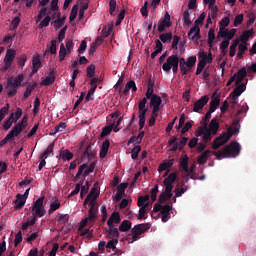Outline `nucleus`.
<instances>
[{
  "instance_id": "nucleus-1",
  "label": "nucleus",
  "mask_w": 256,
  "mask_h": 256,
  "mask_svg": "<svg viewBox=\"0 0 256 256\" xmlns=\"http://www.w3.org/2000/svg\"><path fill=\"white\" fill-rule=\"evenodd\" d=\"M239 127H241V124H239V120H236L232 123V127L228 128L227 132L222 133L220 136H218L216 139L212 142V149L214 151H217L219 147H222V145H225L233 135H237L239 132Z\"/></svg>"
},
{
  "instance_id": "nucleus-2",
  "label": "nucleus",
  "mask_w": 256,
  "mask_h": 256,
  "mask_svg": "<svg viewBox=\"0 0 256 256\" xmlns=\"http://www.w3.org/2000/svg\"><path fill=\"white\" fill-rule=\"evenodd\" d=\"M98 197L99 193H97V188L93 187L84 200V205H87V203L90 205L88 215L91 223H95L97 219V207L95 206V201H97Z\"/></svg>"
},
{
  "instance_id": "nucleus-3",
  "label": "nucleus",
  "mask_w": 256,
  "mask_h": 256,
  "mask_svg": "<svg viewBox=\"0 0 256 256\" xmlns=\"http://www.w3.org/2000/svg\"><path fill=\"white\" fill-rule=\"evenodd\" d=\"M23 81H25V76L23 74H19L16 77H9L5 87L7 89V96L15 97L19 87H23Z\"/></svg>"
},
{
  "instance_id": "nucleus-4",
  "label": "nucleus",
  "mask_w": 256,
  "mask_h": 256,
  "mask_svg": "<svg viewBox=\"0 0 256 256\" xmlns=\"http://www.w3.org/2000/svg\"><path fill=\"white\" fill-rule=\"evenodd\" d=\"M96 165H97V162L93 161L89 165L84 163L81 166H79L78 172L75 175L74 181H79L81 175L83 177H88L89 174L95 171Z\"/></svg>"
},
{
  "instance_id": "nucleus-5",
  "label": "nucleus",
  "mask_w": 256,
  "mask_h": 256,
  "mask_svg": "<svg viewBox=\"0 0 256 256\" xmlns=\"http://www.w3.org/2000/svg\"><path fill=\"white\" fill-rule=\"evenodd\" d=\"M177 181V173L172 172L164 179L165 193H168L169 197H173V187Z\"/></svg>"
},
{
  "instance_id": "nucleus-6",
  "label": "nucleus",
  "mask_w": 256,
  "mask_h": 256,
  "mask_svg": "<svg viewBox=\"0 0 256 256\" xmlns=\"http://www.w3.org/2000/svg\"><path fill=\"white\" fill-rule=\"evenodd\" d=\"M225 157H237L241 153V144L237 141H232L224 148Z\"/></svg>"
},
{
  "instance_id": "nucleus-7",
  "label": "nucleus",
  "mask_w": 256,
  "mask_h": 256,
  "mask_svg": "<svg viewBox=\"0 0 256 256\" xmlns=\"http://www.w3.org/2000/svg\"><path fill=\"white\" fill-rule=\"evenodd\" d=\"M43 201H45V196H41L34 202L32 211H34L33 215L36 217H45V215H47V210H45V207L43 206Z\"/></svg>"
},
{
  "instance_id": "nucleus-8",
  "label": "nucleus",
  "mask_w": 256,
  "mask_h": 256,
  "mask_svg": "<svg viewBox=\"0 0 256 256\" xmlns=\"http://www.w3.org/2000/svg\"><path fill=\"white\" fill-rule=\"evenodd\" d=\"M176 65H179V56L173 54L167 58L166 62L162 65V69L165 73H169L172 67H175Z\"/></svg>"
},
{
  "instance_id": "nucleus-9",
  "label": "nucleus",
  "mask_w": 256,
  "mask_h": 256,
  "mask_svg": "<svg viewBox=\"0 0 256 256\" xmlns=\"http://www.w3.org/2000/svg\"><path fill=\"white\" fill-rule=\"evenodd\" d=\"M171 15H169V12H166L164 14V17L162 20H160L158 25V33H164L165 29L171 27Z\"/></svg>"
},
{
  "instance_id": "nucleus-10",
  "label": "nucleus",
  "mask_w": 256,
  "mask_h": 256,
  "mask_svg": "<svg viewBox=\"0 0 256 256\" xmlns=\"http://www.w3.org/2000/svg\"><path fill=\"white\" fill-rule=\"evenodd\" d=\"M209 103V96L204 95L199 100L194 102L193 112L194 113H201L203 111V107Z\"/></svg>"
},
{
  "instance_id": "nucleus-11",
  "label": "nucleus",
  "mask_w": 256,
  "mask_h": 256,
  "mask_svg": "<svg viewBox=\"0 0 256 256\" xmlns=\"http://www.w3.org/2000/svg\"><path fill=\"white\" fill-rule=\"evenodd\" d=\"M237 34V29L232 28L230 31L228 29L219 28L218 37L225 39V41H230Z\"/></svg>"
},
{
  "instance_id": "nucleus-12",
  "label": "nucleus",
  "mask_w": 256,
  "mask_h": 256,
  "mask_svg": "<svg viewBox=\"0 0 256 256\" xmlns=\"http://www.w3.org/2000/svg\"><path fill=\"white\" fill-rule=\"evenodd\" d=\"M151 229V224L150 223H142L135 225L132 231L138 235H143L145 231H149Z\"/></svg>"
},
{
  "instance_id": "nucleus-13",
  "label": "nucleus",
  "mask_w": 256,
  "mask_h": 256,
  "mask_svg": "<svg viewBox=\"0 0 256 256\" xmlns=\"http://www.w3.org/2000/svg\"><path fill=\"white\" fill-rule=\"evenodd\" d=\"M234 77L236 79L235 85H241L247 77V69L246 68H241L237 71V73L234 74Z\"/></svg>"
},
{
  "instance_id": "nucleus-14",
  "label": "nucleus",
  "mask_w": 256,
  "mask_h": 256,
  "mask_svg": "<svg viewBox=\"0 0 256 256\" xmlns=\"http://www.w3.org/2000/svg\"><path fill=\"white\" fill-rule=\"evenodd\" d=\"M188 37L190 41H195V39H201V28L199 26H193L189 32Z\"/></svg>"
},
{
  "instance_id": "nucleus-15",
  "label": "nucleus",
  "mask_w": 256,
  "mask_h": 256,
  "mask_svg": "<svg viewBox=\"0 0 256 256\" xmlns=\"http://www.w3.org/2000/svg\"><path fill=\"white\" fill-rule=\"evenodd\" d=\"M55 70H51L49 72V75L41 81L40 85L44 87H49V85H53L55 83Z\"/></svg>"
},
{
  "instance_id": "nucleus-16",
  "label": "nucleus",
  "mask_w": 256,
  "mask_h": 256,
  "mask_svg": "<svg viewBox=\"0 0 256 256\" xmlns=\"http://www.w3.org/2000/svg\"><path fill=\"white\" fill-rule=\"evenodd\" d=\"M109 147H111V141L109 139H106L102 145H101V150H100V159H105L107 157V153L109 152Z\"/></svg>"
},
{
  "instance_id": "nucleus-17",
  "label": "nucleus",
  "mask_w": 256,
  "mask_h": 256,
  "mask_svg": "<svg viewBox=\"0 0 256 256\" xmlns=\"http://www.w3.org/2000/svg\"><path fill=\"white\" fill-rule=\"evenodd\" d=\"M175 163V159L170 160H164L158 167V172L163 173V171H167L168 169H171L173 167V164Z\"/></svg>"
},
{
  "instance_id": "nucleus-18",
  "label": "nucleus",
  "mask_w": 256,
  "mask_h": 256,
  "mask_svg": "<svg viewBox=\"0 0 256 256\" xmlns=\"http://www.w3.org/2000/svg\"><path fill=\"white\" fill-rule=\"evenodd\" d=\"M247 89V86L242 83L238 84L237 87L230 93V97H241V94Z\"/></svg>"
},
{
  "instance_id": "nucleus-19",
  "label": "nucleus",
  "mask_w": 256,
  "mask_h": 256,
  "mask_svg": "<svg viewBox=\"0 0 256 256\" xmlns=\"http://www.w3.org/2000/svg\"><path fill=\"white\" fill-rule=\"evenodd\" d=\"M253 33H255V31H253V29L245 30L240 36L241 43L244 45H247V42L249 41V39H251V37H253Z\"/></svg>"
},
{
  "instance_id": "nucleus-20",
  "label": "nucleus",
  "mask_w": 256,
  "mask_h": 256,
  "mask_svg": "<svg viewBox=\"0 0 256 256\" xmlns=\"http://www.w3.org/2000/svg\"><path fill=\"white\" fill-rule=\"evenodd\" d=\"M113 223L119 224L121 223V215L119 212H113L110 216V218L107 221L108 227H111Z\"/></svg>"
},
{
  "instance_id": "nucleus-21",
  "label": "nucleus",
  "mask_w": 256,
  "mask_h": 256,
  "mask_svg": "<svg viewBox=\"0 0 256 256\" xmlns=\"http://www.w3.org/2000/svg\"><path fill=\"white\" fill-rule=\"evenodd\" d=\"M109 229L107 231L108 233V239H114L116 241H119V229L112 226H108Z\"/></svg>"
},
{
  "instance_id": "nucleus-22",
  "label": "nucleus",
  "mask_w": 256,
  "mask_h": 256,
  "mask_svg": "<svg viewBox=\"0 0 256 256\" xmlns=\"http://www.w3.org/2000/svg\"><path fill=\"white\" fill-rule=\"evenodd\" d=\"M27 200H24L23 195L17 194L16 195V200L14 201L15 209H23L25 207V203Z\"/></svg>"
},
{
  "instance_id": "nucleus-23",
  "label": "nucleus",
  "mask_w": 256,
  "mask_h": 256,
  "mask_svg": "<svg viewBox=\"0 0 256 256\" xmlns=\"http://www.w3.org/2000/svg\"><path fill=\"white\" fill-rule=\"evenodd\" d=\"M23 127H21L20 125L16 124L12 130L8 133V135L10 136V138L14 139V137H19V135H21V133L23 132Z\"/></svg>"
},
{
  "instance_id": "nucleus-24",
  "label": "nucleus",
  "mask_w": 256,
  "mask_h": 256,
  "mask_svg": "<svg viewBox=\"0 0 256 256\" xmlns=\"http://www.w3.org/2000/svg\"><path fill=\"white\" fill-rule=\"evenodd\" d=\"M13 123H15V113L10 114V116L8 117V119H6L2 127L5 131H9V129H11V127L13 126Z\"/></svg>"
},
{
  "instance_id": "nucleus-25",
  "label": "nucleus",
  "mask_w": 256,
  "mask_h": 256,
  "mask_svg": "<svg viewBox=\"0 0 256 256\" xmlns=\"http://www.w3.org/2000/svg\"><path fill=\"white\" fill-rule=\"evenodd\" d=\"M66 16L61 18V12H57V19L53 22L55 29H61L63 25H65Z\"/></svg>"
},
{
  "instance_id": "nucleus-26",
  "label": "nucleus",
  "mask_w": 256,
  "mask_h": 256,
  "mask_svg": "<svg viewBox=\"0 0 256 256\" xmlns=\"http://www.w3.org/2000/svg\"><path fill=\"white\" fill-rule=\"evenodd\" d=\"M55 147V142H52L46 150L41 154L40 159H47L48 157H53V148Z\"/></svg>"
},
{
  "instance_id": "nucleus-27",
  "label": "nucleus",
  "mask_w": 256,
  "mask_h": 256,
  "mask_svg": "<svg viewBox=\"0 0 256 256\" xmlns=\"http://www.w3.org/2000/svg\"><path fill=\"white\" fill-rule=\"evenodd\" d=\"M115 122L110 124L109 126H105L102 128V132L100 134L101 139H105L107 135H111V132L114 131Z\"/></svg>"
},
{
  "instance_id": "nucleus-28",
  "label": "nucleus",
  "mask_w": 256,
  "mask_h": 256,
  "mask_svg": "<svg viewBox=\"0 0 256 256\" xmlns=\"http://www.w3.org/2000/svg\"><path fill=\"white\" fill-rule=\"evenodd\" d=\"M129 184L127 183H121L118 186V191L116 193V201H119L120 199H122L123 195H125V190L127 189Z\"/></svg>"
},
{
  "instance_id": "nucleus-29",
  "label": "nucleus",
  "mask_w": 256,
  "mask_h": 256,
  "mask_svg": "<svg viewBox=\"0 0 256 256\" xmlns=\"http://www.w3.org/2000/svg\"><path fill=\"white\" fill-rule=\"evenodd\" d=\"M211 150H205L199 157H198V165H205L207 160L209 159V155H211Z\"/></svg>"
},
{
  "instance_id": "nucleus-30",
  "label": "nucleus",
  "mask_w": 256,
  "mask_h": 256,
  "mask_svg": "<svg viewBox=\"0 0 256 256\" xmlns=\"http://www.w3.org/2000/svg\"><path fill=\"white\" fill-rule=\"evenodd\" d=\"M219 105H221V99H219V97H215L210 101V108H209V112L210 113H215V111H217V107H219Z\"/></svg>"
},
{
  "instance_id": "nucleus-31",
  "label": "nucleus",
  "mask_w": 256,
  "mask_h": 256,
  "mask_svg": "<svg viewBox=\"0 0 256 256\" xmlns=\"http://www.w3.org/2000/svg\"><path fill=\"white\" fill-rule=\"evenodd\" d=\"M212 135H217V131H219V121H217V118H213L209 124V128Z\"/></svg>"
},
{
  "instance_id": "nucleus-32",
  "label": "nucleus",
  "mask_w": 256,
  "mask_h": 256,
  "mask_svg": "<svg viewBox=\"0 0 256 256\" xmlns=\"http://www.w3.org/2000/svg\"><path fill=\"white\" fill-rule=\"evenodd\" d=\"M197 63V56H190L186 60L187 73L193 69V66Z\"/></svg>"
},
{
  "instance_id": "nucleus-33",
  "label": "nucleus",
  "mask_w": 256,
  "mask_h": 256,
  "mask_svg": "<svg viewBox=\"0 0 256 256\" xmlns=\"http://www.w3.org/2000/svg\"><path fill=\"white\" fill-rule=\"evenodd\" d=\"M179 138H177V136H172L170 138V140L168 141V145H172L170 151H172V153H175V151H177V149H179V142L178 141Z\"/></svg>"
},
{
  "instance_id": "nucleus-34",
  "label": "nucleus",
  "mask_w": 256,
  "mask_h": 256,
  "mask_svg": "<svg viewBox=\"0 0 256 256\" xmlns=\"http://www.w3.org/2000/svg\"><path fill=\"white\" fill-rule=\"evenodd\" d=\"M154 87H155V83H153V81L150 80L147 85L146 99H151L153 95H157V94H154L155 92Z\"/></svg>"
},
{
  "instance_id": "nucleus-35",
  "label": "nucleus",
  "mask_w": 256,
  "mask_h": 256,
  "mask_svg": "<svg viewBox=\"0 0 256 256\" xmlns=\"http://www.w3.org/2000/svg\"><path fill=\"white\" fill-rule=\"evenodd\" d=\"M61 208V202L59 200H54L50 203V208L48 210V215H53L57 209Z\"/></svg>"
},
{
  "instance_id": "nucleus-36",
  "label": "nucleus",
  "mask_w": 256,
  "mask_h": 256,
  "mask_svg": "<svg viewBox=\"0 0 256 256\" xmlns=\"http://www.w3.org/2000/svg\"><path fill=\"white\" fill-rule=\"evenodd\" d=\"M161 103H163V100L159 95H153V97L150 98V107H161Z\"/></svg>"
},
{
  "instance_id": "nucleus-37",
  "label": "nucleus",
  "mask_w": 256,
  "mask_h": 256,
  "mask_svg": "<svg viewBox=\"0 0 256 256\" xmlns=\"http://www.w3.org/2000/svg\"><path fill=\"white\" fill-rule=\"evenodd\" d=\"M129 229H131V221L124 220L120 224L118 231H120L121 233H127V231H129Z\"/></svg>"
},
{
  "instance_id": "nucleus-38",
  "label": "nucleus",
  "mask_w": 256,
  "mask_h": 256,
  "mask_svg": "<svg viewBox=\"0 0 256 256\" xmlns=\"http://www.w3.org/2000/svg\"><path fill=\"white\" fill-rule=\"evenodd\" d=\"M178 65L181 75H187V60L185 58H179Z\"/></svg>"
},
{
  "instance_id": "nucleus-39",
  "label": "nucleus",
  "mask_w": 256,
  "mask_h": 256,
  "mask_svg": "<svg viewBox=\"0 0 256 256\" xmlns=\"http://www.w3.org/2000/svg\"><path fill=\"white\" fill-rule=\"evenodd\" d=\"M35 87H37V82H33L26 87V90L24 92V99H29V97H31V93H33Z\"/></svg>"
},
{
  "instance_id": "nucleus-40",
  "label": "nucleus",
  "mask_w": 256,
  "mask_h": 256,
  "mask_svg": "<svg viewBox=\"0 0 256 256\" xmlns=\"http://www.w3.org/2000/svg\"><path fill=\"white\" fill-rule=\"evenodd\" d=\"M60 157L63 161H71V159H73V153L68 149H65L60 152Z\"/></svg>"
},
{
  "instance_id": "nucleus-41",
  "label": "nucleus",
  "mask_w": 256,
  "mask_h": 256,
  "mask_svg": "<svg viewBox=\"0 0 256 256\" xmlns=\"http://www.w3.org/2000/svg\"><path fill=\"white\" fill-rule=\"evenodd\" d=\"M67 54H69V52L66 50L65 44L61 43L60 50H59V61H60V63L65 61V57H67Z\"/></svg>"
},
{
  "instance_id": "nucleus-42",
  "label": "nucleus",
  "mask_w": 256,
  "mask_h": 256,
  "mask_svg": "<svg viewBox=\"0 0 256 256\" xmlns=\"http://www.w3.org/2000/svg\"><path fill=\"white\" fill-rule=\"evenodd\" d=\"M199 59H205V63H213V54H211V52H209V54L207 55V53H205V51H202L199 53Z\"/></svg>"
},
{
  "instance_id": "nucleus-43",
  "label": "nucleus",
  "mask_w": 256,
  "mask_h": 256,
  "mask_svg": "<svg viewBox=\"0 0 256 256\" xmlns=\"http://www.w3.org/2000/svg\"><path fill=\"white\" fill-rule=\"evenodd\" d=\"M15 55H17L15 50H8L6 52V56L4 58V61H6L7 63H13V61L15 60Z\"/></svg>"
},
{
  "instance_id": "nucleus-44",
  "label": "nucleus",
  "mask_w": 256,
  "mask_h": 256,
  "mask_svg": "<svg viewBox=\"0 0 256 256\" xmlns=\"http://www.w3.org/2000/svg\"><path fill=\"white\" fill-rule=\"evenodd\" d=\"M93 157H95V152H93V148L91 147V145H88L84 151L83 159H93Z\"/></svg>"
},
{
  "instance_id": "nucleus-45",
  "label": "nucleus",
  "mask_w": 256,
  "mask_h": 256,
  "mask_svg": "<svg viewBox=\"0 0 256 256\" xmlns=\"http://www.w3.org/2000/svg\"><path fill=\"white\" fill-rule=\"evenodd\" d=\"M206 63H205V59H200L198 64H197V68H196V75H201V73H203V70L206 67Z\"/></svg>"
},
{
  "instance_id": "nucleus-46",
  "label": "nucleus",
  "mask_w": 256,
  "mask_h": 256,
  "mask_svg": "<svg viewBox=\"0 0 256 256\" xmlns=\"http://www.w3.org/2000/svg\"><path fill=\"white\" fill-rule=\"evenodd\" d=\"M117 9V0H109V14L115 17V11Z\"/></svg>"
},
{
  "instance_id": "nucleus-47",
  "label": "nucleus",
  "mask_w": 256,
  "mask_h": 256,
  "mask_svg": "<svg viewBox=\"0 0 256 256\" xmlns=\"http://www.w3.org/2000/svg\"><path fill=\"white\" fill-rule=\"evenodd\" d=\"M245 51H247V44H242V43L239 44L237 58L243 59V55L245 54Z\"/></svg>"
},
{
  "instance_id": "nucleus-48",
  "label": "nucleus",
  "mask_w": 256,
  "mask_h": 256,
  "mask_svg": "<svg viewBox=\"0 0 256 256\" xmlns=\"http://www.w3.org/2000/svg\"><path fill=\"white\" fill-rule=\"evenodd\" d=\"M10 107L11 106L9 105V103H7L5 106H3L0 109V123H1V121H3V119H5V116L7 115V113H9Z\"/></svg>"
},
{
  "instance_id": "nucleus-49",
  "label": "nucleus",
  "mask_w": 256,
  "mask_h": 256,
  "mask_svg": "<svg viewBox=\"0 0 256 256\" xmlns=\"http://www.w3.org/2000/svg\"><path fill=\"white\" fill-rule=\"evenodd\" d=\"M95 91H97V85L92 86L91 89L88 91L85 97L86 102L93 101V95H95Z\"/></svg>"
},
{
  "instance_id": "nucleus-50",
  "label": "nucleus",
  "mask_w": 256,
  "mask_h": 256,
  "mask_svg": "<svg viewBox=\"0 0 256 256\" xmlns=\"http://www.w3.org/2000/svg\"><path fill=\"white\" fill-rule=\"evenodd\" d=\"M19 23H21V18L19 16L14 17L10 25V31H15L19 27Z\"/></svg>"
},
{
  "instance_id": "nucleus-51",
  "label": "nucleus",
  "mask_w": 256,
  "mask_h": 256,
  "mask_svg": "<svg viewBox=\"0 0 256 256\" xmlns=\"http://www.w3.org/2000/svg\"><path fill=\"white\" fill-rule=\"evenodd\" d=\"M139 153H141V146L140 145L134 146V148L131 150V158L134 160L138 159Z\"/></svg>"
},
{
  "instance_id": "nucleus-52",
  "label": "nucleus",
  "mask_w": 256,
  "mask_h": 256,
  "mask_svg": "<svg viewBox=\"0 0 256 256\" xmlns=\"http://www.w3.org/2000/svg\"><path fill=\"white\" fill-rule=\"evenodd\" d=\"M213 132H211V129H207L205 132H204V134H203V136H202V139H203V141H204V143H209V141H211V139H213Z\"/></svg>"
},
{
  "instance_id": "nucleus-53",
  "label": "nucleus",
  "mask_w": 256,
  "mask_h": 256,
  "mask_svg": "<svg viewBox=\"0 0 256 256\" xmlns=\"http://www.w3.org/2000/svg\"><path fill=\"white\" fill-rule=\"evenodd\" d=\"M87 77L93 79L95 77V64H91L86 69Z\"/></svg>"
},
{
  "instance_id": "nucleus-54",
  "label": "nucleus",
  "mask_w": 256,
  "mask_h": 256,
  "mask_svg": "<svg viewBox=\"0 0 256 256\" xmlns=\"http://www.w3.org/2000/svg\"><path fill=\"white\" fill-rule=\"evenodd\" d=\"M49 23H51V16L47 15L39 24V29H43L44 27H49Z\"/></svg>"
},
{
  "instance_id": "nucleus-55",
  "label": "nucleus",
  "mask_w": 256,
  "mask_h": 256,
  "mask_svg": "<svg viewBox=\"0 0 256 256\" xmlns=\"http://www.w3.org/2000/svg\"><path fill=\"white\" fill-rule=\"evenodd\" d=\"M183 19H184V25L189 27L191 25V14L189 13V10H185L183 14Z\"/></svg>"
},
{
  "instance_id": "nucleus-56",
  "label": "nucleus",
  "mask_w": 256,
  "mask_h": 256,
  "mask_svg": "<svg viewBox=\"0 0 256 256\" xmlns=\"http://www.w3.org/2000/svg\"><path fill=\"white\" fill-rule=\"evenodd\" d=\"M77 13H79V6L74 5L73 8H72V10H71L70 17H69L70 23H72V21H73L74 19H77Z\"/></svg>"
},
{
  "instance_id": "nucleus-57",
  "label": "nucleus",
  "mask_w": 256,
  "mask_h": 256,
  "mask_svg": "<svg viewBox=\"0 0 256 256\" xmlns=\"http://www.w3.org/2000/svg\"><path fill=\"white\" fill-rule=\"evenodd\" d=\"M229 23H231V19L228 16L224 17L219 23L220 29L225 30L226 27H229Z\"/></svg>"
},
{
  "instance_id": "nucleus-58",
  "label": "nucleus",
  "mask_w": 256,
  "mask_h": 256,
  "mask_svg": "<svg viewBox=\"0 0 256 256\" xmlns=\"http://www.w3.org/2000/svg\"><path fill=\"white\" fill-rule=\"evenodd\" d=\"M45 15H47V7H41V9L39 10L37 19H36V23H39V21H42L43 17H45Z\"/></svg>"
},
{
  "instance_id": "nucleus-59",
  "label": "nucleus",
  "mask_w": 256,
  "mask_h": 256,
  "mask_svg": "<svg viewBox=\"0 0 256 256\" xmlns=\"http://www.w3.org/2000/svg\"><path fill=\"white\" fill-rule=\"evenodd\" d=\"M214 41H215V30L210 29L209 32H208V45L210 47H212Z\"/></svg>"
},
{
  "instance_id": "nucleus-60",
  "label": "nucleus",
  "mask_w": 256,
  "mask_h": 256,
  "mask_svg": "<svg viewBox=\"0 0 256 256\" xmlns=\"http://www.w3.org/2000/svg\"><path fill=\"white\" fill-rule=\"evenodd\" d=\"M173 196H169V193L162 192L158 198V203H165V201H169Z\"/></svg>"
},
{
  "instance_id": "nucleus-61",
  "label": "nucleus",
  "mask_w": 256,
  "mask_h": 256,
  "mask_svg": "<svg viewBox=\"0 0 256 256\" xmlns=\"http://www.w3.org/2000/svg\"><path fill=\"white\" fill-rule=\"evenodd\" d=\"M207 129H209V127H207V124H205L204 126H199L195 132V136L201 137L202 135H204V133L207 131Z\"/></svg>"
},
{
  "instance_id": "nucleus-62",
  "label": "nucleus",
  "mask_w": 256,
  "mask_h": 256,
  "mask_svg": "<svg viewBox=\"0 0 256 256\" xmlns=\"http://www.w3.org/2000/svg\"><path fill=\"white\" fill-rule=\"evenodd\" d=\"M159 37L162 43H167V41H171L173 39V34L172 33L161 34Z\"/></svg>"
},
{
  "instance_id": "nucleus-63",
  "label": "nucleus",
  "mask_w": 256,
  "mask_h": 256,
  "mask_svg": "<svg viewBox=\"0 0 256 256\" xmlns=\"http://www.w3.org/2000/svg\"><path fill=\"white\" fill-rule=\"evenodd\" d=\"M59 218H58V223H60L61 225H65V223L69 222V214H58Z\"/></svg>"
},
{
  "instance_id": "nucleus-64",
  "label": "nucleus",
  "mask_w": 256,
  "mask_h": 256,
  "mask_svg": "<svg viewBox=\"0 0 256 256\" xmlns=\"http://www.w3.org/2000/svg\"><path fill=\"white\" fill-rule=\"evenodd\" d=\"M65 43H66L65 49L67 50L69 55V53L73 51V47H75V43H73V40L71 39H66Z\"/></svg>"
}]
</instances>
